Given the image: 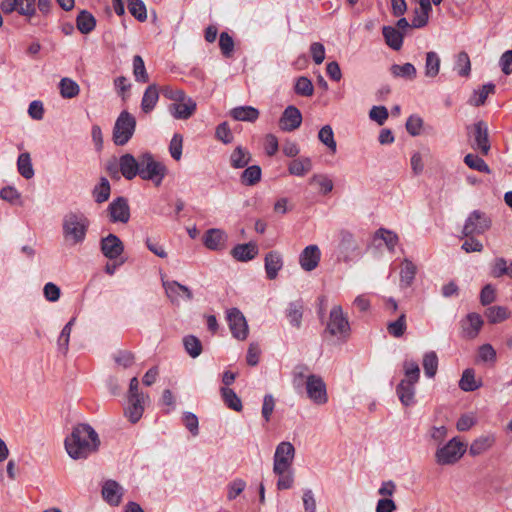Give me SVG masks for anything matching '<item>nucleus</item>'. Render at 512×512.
I'll return each mask as SVG.
<instances>
[{
  "label": "nucleus",
  "mask_w": 512,
  "mask_h": 512,
  "mask_svg": "<svg viewBox=\"0 0 512 512\" xmlns=\"http://www.w3.org/2000/svg\"><path fill=\"white\" fill-rule=\"evenodd\" d=\"M216 138L224 144H229L233 141L234 137L227 122L220 123L215 132Z\"/></svg>",
  "instance_id": "60"
},
{
  "label": "nucleus",
  "mask_w": 512,
  "mask_h": 512,
  "mask_svg": "<svg viewBox=\"0 0 512 512\" xmlns=\"http://www.w3.org/2000/svg\"><path fill=\"white\" fill-rule=\"evenodd\" d=\"M490 274L494 278H501L504 275L509 277V268L506 259L503 257L496 258L491 266Z\"/></svg>",
  "instance_id": "57"
},
{
  "label": "nucleus",
  "mask_w": 512,
  "mask_h": 512,
  "mask_svg": "<svg viewBox=\"0 0 512 512\" xmlns=\"http://www.w3.org/2000/svg\"><path fill=\"white\" fill-rule=\"evenodd\" d=\"M97 20L88 10H81L76 17V28L82 34H90L96 28Z\"/></svg>",
  "instance_id": "26"
},
{
  "label": "nucleus",
  "mask_w": 512,
  "mask_h": 512,
  "mask_svg": "<svg viewBox=\"0 0 512 512\" xmlns=\"http://www.w3.org/2000/svg\"><path fill=\"white\" fill-rule=\"evenodd\" d=\"M481 383H477L475 379V372L473 369L468 368L463 371L462 377L459 381V387L465 392H472L477 390Z\"/></svg>",
  "instance_id": "38"
},
{
  "label": "nucleus",
  "mask_w": 512,
  "mask_h": 512,
  "mask_svg": "<svg viewBox=\"0 0 512 512\" xmlns=\"http://www.w3.org/2000/svg\"><path fill=\"white\" fill-rule=\"evenodd\" d=\"M485 316L489 323L496 324L506 320L509 317V312L504 306H491L486 309Z\"/></svg>",
  "instance_id": "46"
},
{
  "label": "nucleus",
  "mask_w": 512,
  "mask_h": 512,
  "mask_svg": "<svg viewBox=\"0 0 512 512\" xmlns=\"http://www.w3.org/2000/svg\"><path fill=\"white\" fill-rule=\"evenodd\" d=\"M375 237L382 239L389 251H394L399 240L396 233L384 228L378 229L375 233Z\"/></svg>",
  "instance_id": "54"
},
{
  "label": "nucleus",
  "mask_w": 512,
  "mask_h": 512,
  "mask_svg": "<svg viewBox=\"0 0 512 512\" xmlns=\"http://www.w3.org/2000/svg\"><path fill=\"white\" fill-rule=\"evenodd\" d=\"M259 252L258 246L254 242L237 244L232 250L231 255L234 259L241 262H247L254 259Z\"/></svg>",
  "instance_id": "22"
},
{
  "label": "nucleus",
  "mask_w": 512,
  "mask_h": 512,
  "mask_svg": "<svg viewBox=\"0 0 512 512\" xmlns=\"http://www.w3.org/2000/svg\"><path fill=\"white\" fill-rule=\"evenodd\" d=\"M182 147L183 136L179 133L174 134L169 144V152L174 160L179 161L181 159Z\"/></svg>",
  "instance_id": "59"
},
{
  "label": "nucleus",
  "mask_w": 512,
  "mask_h": 512,
  "mask_svg": "<svg viewBox=\"0 0 512 512\" xmlns=\"http://www.w3.org/2000/svg\"><path fill=\"white\" fill-rule=\"evenodd\" d=\"M108 214L112 223H127L130 219V207L125 197H117L108 206Z\"/></svg>",
  "instance_id": "12"
},
{
  "label": "nucleus",
  "mask_w": 512,
  "mask_h": 512,
  "mask_svg": "<svg viewBox=\"0 0 512 512\" xmlns=\"http://www.w3.org/2000/svg\"><path fill=\"white\" fill-rule=\"evenodd\" d=\"M424 373L428 378H433L438 370V356L435 351L424 354L422 361Z\"/></svg>",
  "instance_id": "40"
},
{
  "label": "nucleus",
  "mask_w": 512,
  "mask_h": 512,
  "mask_svg": "<svg viewBox=\"0 0 512 512\" xmlns=\"http://www.w3.org/2000/svg\"><path fill=\"white\" fill-rule=\"evenodd\" d=\"M250 160V152L242 146H237L230 155L231 166L236 169L246 167Z\"/></svg>",
  "instance_id": "32"
},
{
  "label": "nucleus",
  "mask_w": 512,
  "mask_h": 512,
  "mask_svg": "<svg viewBox=\"0 0 512 512\" xmlns=\"http://www.w3.org/2000/svg\"><path fill=\"white\" fill-rule=\"evenodd\" d=\"M295 93L300 96L310 97L314 93V87L311 80L305 76H301L296 80Z\"/></svg>",
  "instance_id": "53"
},
{
  "label": "nucleus",
  "mask_w": 512,
  "mask_h": 512,
  "mask_svg": "<svg viewBox=\"0 0 512 512\" xmlns=\"http://www.w3.org/2000/svg\"><path fill=\"white\" fill-rule=\"evenodd\" d=\"M382 34L385 43L393 50L398 51L402 48L404 35L393 26H383Z\"/></svg>",
  "instance_id": "27"
},
{
  "label": "nucleus",
  "mask_w": 512,
  "mask_h": 512,
  "mask_svg": "<svg viewBox=\"0 0 512 512\" xmlns=\"http://www.w3.org/2000/svg\"><path fill=\"white\" fill-rule=\"evenodd\" d=\"M202 242L211 251H222L227 247L228 235L222 229L210 228L203 234Z\"/></svg>",
  "instance_id": "11"
},
{
  "label": "nucleus",
  "mask_w": 512,
  "mask_h": 512,
  "mask_svg": "<svg viewBox=\"0 0 512 512\" xmlns=\"http://www.w3.org/2000/svg\"><path fill=\"white\" fill-rule=\"evenodd\" d=\"M159 94L156 85L152 84L147 87L141 101V109L145 113L152 111L158 101Z\"/></svg>",
  "instance_id": "33"
},
{
  "label": "nucleus",
  "mask_w": 512,
  "mask_h": 512,
  "mask_svg": "<svg viewBox=\"0 0 512 512\" xmlns=\"http://www.w3.org/2000/svg\"><path fill=\"white\" fill-rule=\"evenodd\" d=\"M473 148L480 150L483 155H487L490 151L488 128L484 121H478L474 124Z\"/></svg>",
  "instance_id": "17"
},
{
  "label": "nucleus",
  "mask_w": 512,
  "mask_h": 512,
  "mask_svg": "<svg viewBox=\"0 0 512 512\" xmlns=\"http://www.w3.org/2000/svg\"><path fill=\"white\" fill-rule=\"evenodd\" d=\"M111 187L107 178L101 177L99 185L93 189V196L96 203H103L110 197Z\"/></svg>",
  "instance_id": "45"
},
{
  "label": "nucleus",
  "mask_w": 512,
  "mask_h": 512,
  "mask_svg": "<svg viewBox=\"0 0 512 512\" xmlns=\"http://www.w3.org/2000/svg\"><path fill=\"white\" fill-rule=\"evenodd\" d=\"M100 249L106 258L115 260L122 255L124 244L117 235L109 234L101 239Z\"/></svg>",
  "instance_id": "14"
},
{
  "label": "nucleus",
  "mask_w": 512,
  "mask_h": 512,
  "mask_svg": "<svg viewBox=\"0 0 512 512\" xmlns=\"http://www.w3.org/2000/svg\"><path fill=\"white\" fill-rule=\"evenodd\" d=\"M482 325L483 320L479 314L469 313L466 319L462 321L463 333L467 338H475L478 335Z\"/></svg>",
  "instance_id": "24"
},
{
  "label": "nucleus",
  "mask_w": 512,
  "mask_h": 512,
  "mask_svg": "<svg viewBox=\"0 0 512 512\" xmlns=\"http://www.w3.org/2000/svg\"><path fill=\"white\" fill-rule=\"evenodd\" d=\"M230 115L236 121L253 123L259 118L260 112L252 106H238L230 111Z\"/></svg>",
  "instance_id": "28"
},
{
  "label": "nucleus",
  "mask_w": 512,
  "mask_h": 512,
  "mask_svg": "<svg viewBox=\"0 0 512 512\" xmlns=\"http://www.w3.org/2000/svg\"><path fill=\"white\" fill-rule=\"evenodd\" d=\"M74 322H75V318H72L63 327V329L58 337V341H57L58 348H59V350L63 351L64 353H66L68 351L70 334H71L72 326H73Z\"/></svg>",
  "instance_id": "56"
},
{
  "label": "nucleus",
  "mask_w": 512,
  "mask_h": 512,
  "mask_svg": "<svg viewBox=\"0 0 512 512\" xmlns=\"http://www.w3.org/2000/svg\"><path fill=\"white\" fill-rule=\"evenodd\" d=\"M318 139L325 146H327L333 153L336 152L337 144L334 139L333 129L330 125H325L320 129L318 133Z\"/></svg>",
  "instance_id": "50"
},
{
  "label": "nucleus",
  "mask_w": 512,
  "mask_h": 512,
  "mask_svg": "<svg viewBox=\"0 0 512 512\" xmlns=\"http://www.w3.org/2000/svg\"><path fill=\"white\" fill-rule=\"evenodd\" d=\"M312 169V161L308 157L294 159L288 166L291 175L304 176Z\"/></svg>",
  "instance_id": "36"
},
{
  "label": "nucleus",
  "mask_w": 512,
  "mask_h": 512,
  "mask_svg": "<svg viewBox=\"0 0 512 512\" xmlns=\"http://www.w3.org/2000/svg\"><path fill=\"white\" fill-rule=\"evenodd\" d=\"M494 443V438L490 436H482L474 440L469 447V454L478 456L487 451Z\"/></svg>",
  "instance_id": "42"
},
{
  "label": "nucleus",
  "mask_w": 512,
  "mask_h": 512,
  "mask_svg": "<svg viewBox=\"0 0 512 512\" xmlns=\"http://www.w3.org/2000/svg\"><path fill=\"white\" fill-rule=\"evenodd\" d=\"M286 316L289 320V323L299 329L302 323L303 317V305L300 301H294L289 304V307L286 311Z\"/></svg>",
  "instance_id": "35"
},
{
  "label": "nucleus",
  "mask_w": 512,
  "mask_h": 512,
  "mask_svg": "<svg viewBox=\"0 0 512 512\" xmlns=\"http://www.w3.org/2000/svg\"><path fill=\"white\" fill-rule=\"evenodd\" d=\"M495 89L496 87L493 83L484 84L481 88L474 90L469 103L475 107L484 105L487 97L495 93Z\"/></svg>",
  "instance_id": "31"
},
{
  "label": "nucleus",
  "mask_w": 512,
  "mask_h": 512,
  "mask_svg": "<svg viewBox=\"0 0 512 512\" xmlns=\"http://www.w3.org/2000/svg\"><path fill=\"white\" fill-rule=\"evenodd\" d=\"M103 499L111 506H118L123 496V488L115 480H107L104 482L101 491Z\"/></svg>",
  "instance_id": "16"
},
{
  "label": "nucleus",
  "mask_w": 512,
  "mask_h": 512,
  "mask_svg": "<svg viewBox=\"0 0 512 512\" xmlns=\"http://www.w3.org/2000/svg\"><path fill=\"white\" fill-rule=\"evenodd\" d=\"M221 397L225 405L236 412H240L243 409L242 401L235 391L229 387H222Z\"/></svg>",
  "instance_id": "30"
},
{
  "label": "nucleus",
  "mask_w": 512,
  "mask_h": 512,
  "mask_svg": "<svg viewBox=\"0 0 512 512\" xmlns=\"http://www.w3.org/2000/svg\"><path fill=\"white\" fill-rule=\"evenodd\" d=\"M464 163L469 168H471L473 170H476V171H479V172H483V173H486V174H490L491 173V170H490L489 166L478 155L471 154V153L467 154L464 157Z\"/></svg>",
  "instance_id": "48"
},
{
  "label": "nucleus",
  "mask_w": 512,
  "mask_h": 512,
  "mask_svg": "<svg viewBox=\"0 0 512 512\" xmlns=\"http://www.w3.org/2000/svg\"><path fill=\"white\" fill-rule=\"evenodd\" d=\"M390 71L394 77L404 78L408 80L415 79L417 75V70L415 66L411 63H405L403 65L393 64L390 67Z\"/></svg>",
  "instance_id": "37"
},
{
  "label": "nucleus",
  "mask_w": 512,
  "mask_h": 512,
  "mask_svg": "<svg viewBox=\"0 0 512 512\" xmlns=\"http://www.w3.org/2000/svg\"><path fill=\"white\" fill-rule=\"evenodd\" d=\"M140 156L136 159L132 154L126 153L119 158V169L126 180H132L139 173Z\"/></svg>",
  "instance_id": "19"
},
{
  "label": "nucleus",
  "mask_w": 512,
  "mask_h": 512,
  "mask_svg": "<svg viewBox=\"0 0 512 512\" xmlns=\"http://www.w3.org/2000/svg\"><path fill=\"white\" fill-rule=\"evenodd\" d=\"M60 95L65 99L76 97L80 92L79 85L70 78H62L59 83Z\"/></svg>",
  "instance_id": "39"
},
{
  "label": "nucleus",
  "mask_w": 512,
  "mask_h": 512,
  "mask_svg": "<svg viewBox=\"0 0 512 512\" xmlns=\"http://www.w3.org/2000/svg\"><path fill=\"white\" fill-rule=\"evenodd\" d=\"M129 405L125 409V416L131 423H136L140 420L144 412V398L128 399Z\"/></svg>",
  "instance_id": "29"
},
{
  "label": "nucleus",
  "mask_w": 512,
  "mask_h": 512,
  "mask_svg": "<svg viewBox=\"0 0 512 512\" xmlns=\"http://www.w3.org/2000/svg\"><path fill=\"white\" fill-rule=\"evenodd\" d=\"M219 47L225 58H231L234 53V40L228 32H221L219 36Z\"/></svg>",
  "instance_id": "52"
},
{
  "label": "nucleus",
  "mask_w": 512,
  "mask_h": 512,
  "mask_svg": "<svg viewBox=\"0 0 512 512\" xmlns=\"http://www.w3.org/2000/svg\"><path fill=\"white\" fill-rule=\"evenodd\" d=\"M440 64L441 60L436 52H427L425 58V76L428 78H435L439 74Z\"/></svg>",
  "instance_id": "34"
},
{
  "label": "nucleus",
  "mask_w": 512,
  "mask_h": 512,
  "mask_svg": "<svg viewBox=\"0 0 512 512\" xmlns=\"http://www.w3.org/2000/svg\"><path fill=\"white\" fill-rule=\"evenodd\" d=\"M295 448L290 442H281L278 444L274 454L273 472L282 473L291 468Z\"/></svg>",
  "instance_id": "9"
},
{
  "label": "nucleus",
  "mask_w": 512,
  "mask_h": 512,
  "mask_svg": "<svg viewBox=\"0 0 512 512\" xmlns=\"http://www.w3.org/2000/svg\"><path fill=\"white\" fill-rule=\"evenodd\" d=\"M418 382H411L408 380H401L396 387V394L405 407H409L415 403V385Z\"/></svg>",
  "instance_id": "21"
},
{
  "label": "nucleus",
  "mask_w": 512,
  "mask_h": 512,
  "mask_svg": "<svg viewBox=\"0 0 512 512\" xmlns=\"http://www.w3.org/2000/svg\"><path fill=\"white\" fill-rule=\"evenodd\" d=\"M422 126V118L416 115H411L406 121V130L411 136H418Z\"/></svg>",
  "instance_id": "62"
},
{
  "label": "nucleus",
  "mask_w": 512,
  "mask_h": 512,
  "mask_svg": "<svg viewBox=\"0 0 512 512\" xmlns=\"http://www.w3.org/2000/svg\"><path fill=\"white\" fill-rule=\"evenodd\" d=\"M407 329L406 314L402 312L395 321H391L387 324L388 333L395 337L400 338L404 335Z\"/></svg>",
  "instance_id": "41"
},
{
  "label": "nucleus",
  "mask_w": 512,
  "mask_h": 512,
  "mask_svg": "<svg viewBox=\"0 0 512 512\" xmlns=\"http://www.w3.org/2000/svg\"><path fill=\"white\" fill-rule=\"evenodd\" d=\"M417 273V266L408 258H405L401 263L400 269V287L402 289L410 287L415 279Z\"/></svg>",
  "instance_id": "25"
},
{
  "label": "nucleus",
  "mask_w": 512,
  "mask_h": 512,
  "mask_svg": "<svg viewBox=\"0 0 512 512\" xmlns=\"http://www.w3.org/2000/svg\"><path fill=\"white\" fill-rule=\"evenodd\" d=\"M499 65L505 75L512 73V50H507L501 55Z\"/></svg>",
  "instance_id": "64"
},
{
  "label": "nucleus",
  "mask_w": 512,
  "mask_h": 512,
  "mask_svg": "<svg viewBox=\"0 0 512 512\" xmlns=\"http://www.w3.org/2000/svg\"><path fill=\"white\" fill-rule=\"evenodd\" d=\"M321 251L317 245H309L299 255V264L304 271L314 270L320 262Z\"/></svg>",
  "instance_id": "15"
},
{
  "label": "nucleus",
  "mask_w": 512,
  "mask_h": 512,
  "mask_svg": "<svg viewBox=\"0 0 512 512\" xmlns=\"http://www.w3.org/2000/svg\"><path fill=\"white\" fill-rule=\"evenodd\" d=\"M358 246L354 236L347 230L340 231V242L338 245L339 257L344 262L351 260V254L357 250Z\"/></svg>",
  "instance_id": "18"
},
{
  "label": "nucleus",
  "mask_w": 512,
  "mask_h": 512,
  "mask_svg": "<svg viewBox=\"0 0 512 512\" xmlns=\"http://www.w3.org/2000/svg\"><path fill=\"white\" fill-rule=\"evenodd\" d=\"M17 167L20 175L25 179H31L34 176V169L29 153L25 152L19 155L17 160Z\"/></svg>",
  "instance_id": "43"
},
{
  "label": "nucleus",
  "mask_w": 512,
  "mask_h": 512,
  "mask_svg": "<svg viewBox=\"0 0 512 512\" xmlns=\"http://www.w3.org/2000/svg\"><path fill=\"white\" fill-rule=\"evenodd\" d=\"M168 169L163 162L157 161L154 156L149 153L140 155L138 176L146 181H151L158 187L166 177Z\"/></svg>",
  "instance_id": "3"
},
{
  "label": "nucleus",
  "mask_w": 512,
  "mask_h": 512,
  "mask_svg": "<svg viewBox=\"0 0 512 512\" xmlns=\"http://www.w3.org/2000/svg\"><path fill=\"white\" fill-rule=\"evenodd\" d=\"M128 10L138 21L147 20V9L142 0H128Z\"/></svg>",
  "instance_id": "49"
},
{
  "label": "nucleus",
  "mask_w": 512,
  "mask_h": 512,
  "mask_svg": "<svg viewBox=\"0 0 512 512\" xmlns=\"http://www.w3.org/2000/svg\"><path fill=\"white\" fill-rule=\"evenodd\" d=\"M113 359L118 365L128 368L134 363L135 358L131 351L120 350L114 355Z\"/></svg>",
  "instance_id": "61"
},
{
  "label": "nucleus",
  "mask_w": 512,
  "mask_h": 512,
  "mask_svg": "<svg viewBox=\"0 0 512 512\" xmlns=\"http://www.w3.org/2000/svg\"><path fill=\"white\" fill-rule=\"evenodd\" d=\"M133 74L137 82L146 83L149 81L144 60L140 55L133 57Z\"/></svg>",
  "instance_id": "51"
},
{
  "label": "nucleus",
  "mask_w": 512,
  "mask_h": 512,
  "mask_svg": "<svg viewBox=\"0 0 512 512\" xmlns=\"http://www.w3.org/2000/svg\"><path fill=\"white\" fill-rule=\"evenodd\" d=\"M302 119L300 110L293 105H289L279 119V127L284 132H292L301 126Z\"/></svg>",
  "instance_id": "13"
},
{
  "label": "nucleus",
  "mask_w": 512,
  "mask_h": 512,
  "mask_svg": "<svg viewBox=\"0 0 512 512\" xmlns=\"http://www.w3.org/2000/svg\"><path fill=\"white\" fill-rule=\"evenodd\" d=\"M309 182H310V184H317L320 187L321 192L323 194H328L333 189L332 180L328 176L323 175V174L313 175L310 178Z\"/></svg>",
  "instance_id": "58"
},
{
  "label": "nucleus",
  "mask_w": 512,
  "mask_h": 512,
  "mask_svg": "<svg viewBox=\"0 0 512 512\" xmlns=\"http://www.w3.org/2000/svg\"><path fill=\"white\" fill-rule=\"evenodd\" d=\"M329 334L346 340L350 335V324L348 318L344 315L340 305H335L329 314V320L323 335Z\"/></svg>",
  "instance_id": "6"
},
{
  "label": "nucleus",
  "mask_w": 512,
  "mask_h": 512,
  "mask_svg": "<svg viewBox=\"0 0 512 512\" xmlns=\"http://www.w3.org/2000/svg\"><path fill=\"white\" fill-rule=\"evenodd\" d=\"M264 261L267 278L275 279L283 267L282 255L278 251H270L266 254Z\"/></svg>",
  "instance_id": "23"
},
{
  "label": "nucleus",
  "mask_w": 512,
  "mask_h": 512,
  "mask_svg": "<svg viewBox=\"0 0 512 512\" xmlns=\"http://www.w3.org/2000/svg\"><path fill=\"white\" fill-rule=\"evenodd\" d=\"M492 220L480 210L472 211L465 220L462 234L464 237L482 235L491 228Z\"/></svg>",
  "instance_id": "7"
},
{
  "label": "nucleus",
  "mask_w": 512,
  "mask_h": 512,
  "mask_svg": "<svg viewBox=\"0 0 512 512\" xmlns=\"http://www.w3.org/2000/svg\"><path fill=\"white\" fill-rule=\"evenodd\" d=\"M90 220L82 212H69L67 213L62 222L63 237L71 245H77L84 242Z\"/></svg>",
  "instance_id": "2"
},
{
  "label": "nucleus",
  "mask_w": 512,
  "mask_h": 512,
  "mask_svg": "<svg viewBox=\"0 0 512 512\" xmlns=\"http://www.w3.org/2000/svg\"><path fill=\"white\" fill-rule=\"evenodd\" d=\"M403 369L405 378L403 380H408L411 382H418L420 378V368L416 361L406 360L403 363Z\"/></svg>",
  "instance_id": "55"
},
{
  "label": "nucleus",
  "mask_w": 512,
  "mask_h": 512,
  "mask_svg": "<svg viewBox=\"0 0 512 512\" xmlns=\"http://www.w3.org/2000/svg\"><path fill=\"white\" fill-rule=\"evenodd\" d=\"M226 319L233 337L245 340L248 336V324L243 313L238 308H231L227 311Z\"/></svg>",
  "instance_id": "10"
},
{
  "label": "nucleus",
  "mask_w": 512,
  "mask_h": 512,
  "mask_svg": "<svg viewBox=\"0 0 512 512\" xmlns=\"http://www.w3.org/2000/svg\"><path fill=\"white\" fill-rule=\"evenodd\" d=\"M465 452L466 445L454 437L436 450L435 461L441 466L453 465L462 458Z\"/></svg>",
  "instance_id": "5"
},
{
  "label": "nucleus",
  "mask_w": 512,
  "mask_h": 512,
  "mask_svg": "<svg viewBox=\"0 0 512 512\" xmlns=\"http://www.w3.org/2000/svg\"><path fill=\"white\" fill-rule=\"evenodd\" d=\"M163 287L165 288L168 298L173 303H179L181 300H187L191 296L189 288L176 281L169 282L163 279Z\"/></svg>",
  "instance_id": "20"
},
{
  "label": "nucleus",
  "mask_w": 512,
  "mask_h": 512,
  "mask_svg": "<svg viewBox=\"0 0 512 512\" xmlns=\"http://www.w3.org/2000/svg\"><path fill=\"white\" fill-rule=\"evenodd\" d=\"M136 129V119L128 111L120 113L113 128V141L117 146H124L132 138Z\"/></svg>",
  "instance_id": "4"
},
{
  "label": "nucleus",
  "mask_w": 512,
  "mask_h": 512,
  "mask_svg": "<svg viewBox=\"0 0 512 512\" xmlns=\"http://www.w3.org/2000/svg\"><path fill=\"white\" fill-rule=\"evenodd\" d=\"M455 69L461 77H468L471 73V62L469 55L461 51L456 56Z\"/></svg>",
  "instance_id": "47"
},
{
  "label": "nucleus",
  "mask_w": 512,
  "mask_h": 512,
  "mask_svg": "<svg viewBox=\"0 0 512 512\" xmlns=\"http://www.w3.org/2000/svg\"><path fill=\"white\" fill-rule=\"evenodd\" d=\"M478 358L483 362L494 363L496 361V351L490 344H483L479 347Z\"/></svg>",
  "instance_id": "63"
},
{
  "label": "nucleus",
  "mask_w": 512,
  "mask_h": 512,
  "mask_svg": "<svg viewBox=\"0 0 512 512\" xmlns=\"http://www.w3.org/2000/svg\"><path fill=\"white\" fill-rule=\"evenodd\" d=\"M305 387L308 398L317 405L326 404L328 394L326 384L321 376L310 374L305 381Z\"/></svg>",
  "instance_id": "8"
},
{
  "label": "nucleus",
  "mask_w": 512,
  "mask_h": 512,
  "mask_svg": "<svg viewBox=\"0 0 512 512\" xmlns=\"http://www.w3.org/2000/svg\"><path fill=\"white\" fill-rule=\"evenodd\" d=\"M99 445L98 434L89 424H78L65 439V449L73 459L87 458Z\"/></svg>",
  "instance_id": "1"
},
{
  "label": "nucleus",
  "mask_w": 512,
  "mask_h": 512,
  "mask_svg": "<svg viewBox=\"0 0 512 512\" xmlns=\"http://www.w3.org/2000/svg\"><path fill=\"white\" fill-rule=\"evenodd\" d=\"M261 174L260 166H248L241 174V182L246 186H253L260 181Z\"/></svg>",
  "instance_id": "44"
}]
</instances>
